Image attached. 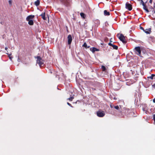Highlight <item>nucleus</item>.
<instances>
[{"mask_svg":"<svg viewBox=\"0 0 155 155\" xmlns=\"http://www.w3.org/2000/svg\"><path fill=\"white\" fill-rule=\"evenodd\" d=\"M35 58H37L36 63L39 64L41 68L44 66L45 64L44 62V61L40 57L37 56L36 57H35Z\"/></svg>","mask_w":155,"mask_h":155,"instance_id":"nucleus-1","label":"nucleus"},{"mask_svg":"<svg viewBox=\"0 0 155 155\" xmlns=\"http://www.w3.org/2000/svg\"><path fill=\"white\" fill-rule=\"evenodd\" d=\"M117 36L123 43L125 44L127 43V41L126 40L125 37L122 34H118L117 35Z\"/></svg>","mask_w":155,"mask_h":155,"instance_id":"nucleus-2","label":"nucleus"},{"mask_svg":"<svg viewBox=\"0 0 155 155\" xmlns=\"http://www.w3.org/2000/svg\"><path fill=\"white\" fill-rule=\"evenodd\" d=\"M134 51L137 55L139 56H140L141 55V50L140 49V47L138 46L136 47L134 49Z\"/></svg>","mask_w":155,"mask_h":155,"instance_id":"nucleus-3","label":"nucleus"},{"mask_svg":"<svg viewBox=\"0 0 155 155\" xmlns=\"http://www.w3.org/2000/svg\"><path fill=\"white\" fill-rule=\"evenodd\" d=\"M97 115L99 117H103L105 115L104 111H98L97 112Z\"/></svg>","mask_w":155,"mask_h":155,"instance_id":"nucleus-4","label":"nucleus"},{"mask_svg":"<svg viewBox=\"0 0 155 155\" xmlns=\"http://www.w3.org/2000/svg\"><path fill=\"white\" fill-rule=\"evenodd\" d=\"M126 8L129 10L131 11L132 9V5L128 3H126Z\"/></svg>","mask_w":155,"mask_h":155,"instance_id":"nucleus-5","label":"nucleus"},{"mask_svg":"<svg viewBox=\"0 0 155 155\" xmlns=\"http://www.w3.org/2000/svg\"><path fill=\"white\" fill-rule=\"evenodd\" d=\"M63 3L64 5L67 7H68L70 5V3L68 0H64L63 1Z\"/></svg>","mask_w":155,"mask_h":155,"instance_id":"nucleus-6","label":"nucleus"},{"mask_svg":"<svg viewBox=\"0 0 155 155\" xmlns=\"http://www.w3.org/2000/svg\"><path fill=\"white\" fill-rule=\"evenodd\" d=\"M68 45H70L71 43L72 39L71 35H69L68 37Z\"/></svg>","mask_w":155,"mask_h":155,"instance_id":"nucleus-7","label":"nucleus"},{"mask_svg":"<svg viewBox=\"0 0 155 155\" xmlns=\"http://www.w3.org/2000/svg\"><path fill=\"white\" fill-rule=\"evenodd\" d=\"M108 45H109L112 47L114 49L117 50L118 49V47L117 46L113 45L110 42L109 43Z\"/></svg>","mask_w":155,"mask_h":155,"instance_id":"nucleus-8","label":"nucleus"},{"mask_svg":"<svg viewBox=\"0 0 155 155\" xmlns=\"http://www.w3.org/2000/svg\"><path fill=\"white\" fill-rule=\"evenodd\" d=\"M35 17V16L34 15H30L28 16L26 18V21H29V20H32V19H33Z\"/></svg>","mask_w":155,"mask_h":155,"instance_id":"nucleus-9","label":"nucleus"},{"mask_svg":"<svg viewBox=\"0 0 155 155\" xmlns=\"http://www.w3.org/2000/svg\"><path fill=\"white\" fill-rule=\"evenodd\" d=\"M40 16H41L42 19L45 20H46V18L45 17V12L42 13L41 15H40Z\"/></svg>","mask_w":155,"mask_h":155,"instance_id":"nucleus-10","label":"nucleus"},{"mask_svg":"<svg viewBox=\"0 0 155 155\" xmlns=\"http://www.w3.org/2000/svg\"><path fill=\"white\" fill-rule=\"evenodd\" d=\"M94 23L96 25V26H98L100 25V21L98 19H96L94 21Z\"/></svg>","mask_w":155,"mask_h":155,"instance_id":"nucleus-11","label":"nucleus"},{"mask_svg":"<svg viewBox=\"0 0 155 155\" xmlns=\"http://www.w3.org/2000/svg\"><path fill=\"white\" fill-rule=\"evenodd\" d=\"M143 6V9L145 10L147 12H149V10L147 8L146 5L144 3L143 4H142Z\"/></svg>","mask_w":155,"mask_h":155,"instance_id":"nucleus-12","label":"nucleus"},{"mask_svg":"<svg viewBox=\"0 0 155 155\" xmlns=\"http://www.w3.org/2000/svg\"><path fill=\"white\" fill-rule=\"evenodd\" d=\"M144 31L147 34H149L151 32V28H149L148 29H146L145 30H144Z\"/></svg>","mask_w":155,"mask_h":155,"instance_id":"nucleus-13","label":"nucleus"},{"mask_svg":"<svg viewBox=\"0 0 155 155\" xmlns=\"http://www.w3.org/2000/svg\"><path fill=\"white\" fill-rule=\"evenodd\" d=\"M90 50L91 51L93 52H94L95 51H99L98 49L95 47H93L92 48H91Z\"/></svg>","mask_w":155,"mask_h":155,"instance_id":"nucleus-14","label":"nucleus"},{"mask_svg":"<svg viewBox=\"0 0 155 155\" xmlns=\"http://www.w3.org/2000/svg\"><path fill=\"white\" fill-rule=\"evenodd\" d=\"M28 21V24L31 25H33L34 24V21L33 20H29V21Z\"/></svg>","mask_w":155,"mask_h":155,"instance_id":"nucleus-15","label":"nucleus"},{"mask_svg":"<svg viewBox=\"0 0 155 155\" xmlns=\"http://www.w3.org/2000/svg\"><path fill=\"white\" fill-rule=\"evenodd\" d=\"M104 15L105 16H109L110 15V13L107 12L106 10H105L104 11Z\"/></svg>","mask_w":155,"mask_h":155,"instance_id":"nucleus-16","label":"nucleus"},{"mask_svg":"<svg viewBox=\"0 0 155 155\" xmlns=\"http://www.w3.org/2000/svg\"><path fill=\"white\" fill-rule=\"evenodd\" d=\"M40 2L39 0H37L35 2V4L36 6H38L40 4Z\"/></svg>","mask_w":155,"mask_h":155,"instance_id":"nucleus-17","label":"nucleus"},{"mask_svg":"<svg viewBox=\"0 0 155 155\" xmlns=\"http://www.w3.org/2000/svg\"><path fill=\"white\" fill-rule=\"evenodd\" d=\"M114 107L115 109L118 110L120 111V109H121V107H120V108L117 105L116 106H114Z\"/></svg>","mask_w":155,"mask_h":155,"instance_id":"nucleus-18","label":"nucleus"},{"mask_svg":"<svg viewBox=\"0 0 155 155\" xmlns=\"http://www.w3.org/2000/svg\"><path fill=\"white\" fill-rule=\"evenodd\" d=\"M82 46L86 48H89L90 47V46H87V44L86 42L84 43V44L82 45Z\"/></svg>","mask_w":155,"mask_h":155,"instance_id":"nucleus-19","label":"nucleus"},{"mask_svg":"<svg viewBox=\"0 0 155 155\" xmlns=\"http://www.w3.org/2000/svg\"><path fill=\"white\" fill-rule=\"evenodd\" d=\"M74 99V95L71 96L70 98H68L67 100H68L70 101H72Z\"/></svg>","mask_w":155,"mask_h":155,"instance_id":"nucleus-20","label":"nucleus"},{"mask_svg":"<svg viewBox=\"0 0 155 155\" xmlns=\"http://www.w3.org/2000/svg\"><path fill=\"white\" fill-rule=\"evenodd\" d=\"M8 55V56L9 58L11 60H12V58H13L11 56V55L12 54H9L8 53H6Z\"/></svg>","mask_w":155,"mask_h":155,"instance_id":"nucleus-21","label":"nucleus"},{"mask_svg":"<svg viewBox=\"0 0 155 155\" xmlns=\"http://www.w3.org/2000/svg\"><path fill=\"white\" fill-rule=\"evenodd\" d=\"M81 16L83 18H85V14L83 13H81L80 14Z\"/></svg>","mask_w":155,"mask_h":155,"instance_id":"nucleus-22","label":"nucleus"},{"mask_svg":"<svg viewBox=\"0 0 155 155\" xmlns=\"http://www.w3.org/2000/svg\"><path fill=\"white\" fill-rule=\"evenodd\" d=\"M155 76V75L154 74H152L149 77H148V78H149L151 79H153V77Z\"/></svg>","mask_w":155,"mask_h":155,"instance_id":"nucleus-23","label":"nucleus"},{"mask_svg":"<svg viewBox=\"0 0 155 155\" xmlns=\"http://www.w3.org/2000/svg\"><path fill=\"white\" fill-rule=\"evenodd\" d=\"M101 68L103 71H105L106 70V68L104 66L102 65L101 66Z\"/></svg>","mask_w":155,"mask_h":155,"instance_id":"nucleus-24","label":"nucleus"},{"mask_svg":"<svg viewBox=\"0 0 155 155\" xmlns=\"http://www.w3.org/2000/svg\"><path fill=\"white\" fill-rule=\"evenodd\" d=\"M137 1H140V4H144V2L143 0H137Z\"/></svg>","mask_w":155,"mask_h":155,"instance_id":"nucleus-25","label":"nucleus"},{"mask_svg":"<svg viewBox=\"0 0 155 155\" xmlns=\"http://www.w3.org/2000/svg\"><path fill=\"white\" fill-rule=\"evenodd\" d=\"M153 118L154 121V123L155 124V114H154L153 115Z\"/></svg>","mask_w":155,"mask_h":155,"instance_id":"nucleus-26","label":"nucleus"},{"mask_svg":"<svg viewBox=\"0 0 155 155\" xmlns=\"http://www.w3.org/2000/svg\"><path fill=\"white\" fill-rule=\"evenodd\" d=\"M67 104H68V105L70 107H73V106H72V105L69 103L67 102Z\"/></svg>","mask_w":155,"mask_h":155,"instance_id":"nucleus-27","label":"nucleus"},{"mask_svg":"<svg viewBox=\"0 0 155 155\" xmlns=\"http://www.w3.org/2000/svg\"><path fill=\"white\" fill-rule=\"evenodd\" d=\"M140 28L141 29H142V30H143V31H144V28H143L142 27H140Z\"/></svg>","mask_w":155,"mask_h":155,"instance_id":"nucleus-28","label":"nucleus"},{"mask_svg":"<svg viewBox=\"0 0 155 155\" xmlns=\"http://www.w3.org/2000/svg\"><path fill=\"white\" fill-rule=\"evenodd\" d=\"M137 78H138V77H136L134 79H135V80L136 81H137Z\"/></svg>","mask_w":155,"mask_h":155,"instance_id":"nucleus-29","label":"nucleus"},{"mask_svg":"<svg viewBox=\"0 0 155 155\" xmlns=\"http://www.w3.org/2000/svg\"><path fill=\"white\" fill-rule=\"evenodd\" d=\"M9 4H12V2H11V1L9 0Z\"/></svg>","mask_w":155,"mask_h":155,"instance_id":"nucleus-30","label":"nucleus"},{"mask_svg":"<svg viewBox=\"0 0 155 155\" xmlns=\"http://www.w3.org/2000/svg\"><path fill=\"white\" fill-rule=\"evenodd\" d=\"M153 102L154 103H155V98H154V99H153Z\"/></svg>","mask_w":155,"mask_h":155,"instance_id":"nucleus-31","label":"nucleus"},{"mask_svg":"<svg viewBox=\"0 0 155 155\" xmlns=\"http://www.w3.org/2000/svg\"><path fill=\"white\" fill-rule=\"evenodd\" d=\"M5 36V35H4L2 36V38L4 39Z\"/></svg>","mask_w":155,"mask_h":155,"instance_id":"nucleus-32","label":"nucleus"},{"mask_svg":"<svg viewBox=\"0 0 155 155\" xmlns=\"http://www.w3.org/2000/svg\"><path fill=\"white\" fill-rule=\"evenodd\" d=\"M114 106L112 105H110V107L111 108H113V107H114Z\"/></svg>","mask_w":155,"mask_h":155,"instance_id":"nucleus-33","label":"nucleus"},{"mask_svg":"<svg viewBox=\"0 0 155 155\" xmlns=\"http://www.w3.org/2000/svg\"><path fill=\"white\" fill-rule=\"evenodd\" d=\"M149 2L150 3H152V0H150Z\"/></svg>","mask_w":155,"mask_h":155,"instance_id":"nucleus-34","label":"nucleus"},{"mask_svg":"<svg viewBox=\"0 0 155 155\" xmlns=\"http://www.w3.org/2000/svg\"><path fill=\"white\" fill-rule=\"evenodd\" d=\"M142 110H143V111H144L145 110V108H142Z\"/></svg>","mask_w":155,"mask_h":155,"instance_id":"nucleus-35","label":"nucleus"},{"mask_svg":"<svg viewBox=\"0 0 155 155\" xmlns=\"http://www.w3.org/2000/svg\"><path fill=\"white\" fill-rule=\"evenodd\" d=\"M8 49V48L7 47H6L5 48V50H7Z\"/></svg>","mask_w":155,"mask_h":155,"instance_id":"nucleus-36","label":"nucleus"},{"mask_svg":"<svg viewBox=\"0 0 155 155\" xmlns=\"http://www.w3.org/2000/svg\"><path fill=\"white\" fill-rule=\"evenodd\" d=\"M126 84H127V85H130V84H128V82H127L126 83Z\"/></svg>","mask_w":155,"mask_h":155,"instance_id":"nucleus-37","label":"nucleus"},{"mask_svg":"<svg viewBox=\"0 0 155 155\" xmlns=\"http://www.w3.org/2000/svg\"><path fill=\"white\" fill-rule=\"evenodd\" d=\"M114 100H116V99H117V98H116L114 97Z\"/></svg>","mask_w":155,"mask_h":155,"instance_id":"nucleus-38","label":"nucleus"},{"mask_svg":"<svg viewBox=\"0 0 155 155\" xmlns=\"http://www.w3.org/2000/svg\"><path fill=\"white\" fill-rule=\"evenodd\" d=\"M58 76V75L57 74V75H56V77L58 78V77H57V76Z\"/></svg>","mask_w":155,"mask_h":155,"instance_id":"nucleus-39","label":"nucleus"},{"mask_svg":"<svg viewBox=\"0 0 155 155\" xmlns=\"http://www.w3.org/2000/svg\"><path fill=\"white\" fill-rule=\"evenodd\" d=\"M135 82H132V83H131V84H133V83H134Z\"/></svg>","mask_w":155,"mask_h":155,"instance_id":"nucleus-40","label":"nucleus"},{"mask_svg":"<svg viewBox=\"0 0 155 155\" xmlns=\"http://www.w3.org/2000/svg\"><path fill=\"white\" fill-rule=\"evenodd\" d=\"M110 42H112V41H111V40H110Z\"/></svg>","mask_w":155,"mask_h":155,"instance_id":"nucleus-41","label":"nucleus"}]
</instances>
